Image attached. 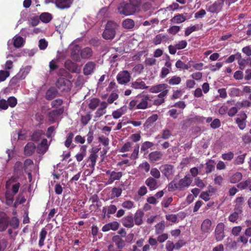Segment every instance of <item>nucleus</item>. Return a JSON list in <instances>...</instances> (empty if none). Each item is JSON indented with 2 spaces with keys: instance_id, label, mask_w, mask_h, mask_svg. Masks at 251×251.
<instances>
[{
  "instance_id": "obj_1",
  "label": "nucleus",
  "mask_w": 251,
  "mask_h": 251,
  "mask_svg": "<svg viewBox=\"0 0 251 251\" xmlns=\"http://www.w3.org/2000/svg\"><path fill=\"white\" fill-rule=\"evenodd\" d=\"M151 100V96L148 94L138 95L133 100H131L128 106L130 110L145 109L151 106L149 101Z\"/></svg>"
},
{
  "instance_id": "obj_2",
  "label": "nucleus",
  "mask_w": 251,
  "mask_h": 251,
  "mask_svg": "<svg viewBox=\"0 0 251 251\" xmlns=\"http://www.w3.org/2000/svg\"><path fill=\"white\" fill-rule=\"evenodd\" d=\"M118 27V24L115 22L108 21L102 33L103 38L105 40H112L115 36Z\"/></svg>"
},
{
  "instance_id": "obj_3",
  "label": "nucleus",
  "mask_w": 251,
  "mask_h": 251,
  "mask_svg": "<svg viewBox=\"0 0 251 251\" xmlns=\"http://www.w3.org/2000/svg\"><path fill=\"white\" fill-rule=\"evenodd\" d=\"M118 12L120 14L128 16L133 14L134 11L132 9L130 3L125 2L121 3L118 7Z\"/></svg>"
},
{
  "instance_id": "obj_4",
  "label": "nucleus",
  "mask_w": 251,
  "mask_h": 251,
  "mask_svg": "<svg viewBox=\"0 0 251 251\" xmlns=\"http://www.w3.org/2000/svg\"><path fill=\"white\" fill-rule=\"evenodd\" d=\"M116 78L119 84H126L130 81L131 75L127 71L124 70L118 74Z\"/></svg>"
},
{
  "instance_id": "obj_5",
  "label": "nucleus",
  "mask_w": 251,
  "mask_h": 251,
  "mask_svg": "<svg viewBox=\"0 0 251 251\" xmlns=\"http://www.w3.org/2000/svg\"><path fill=\"white\" fill-rule=\"evenodd\" d=\"M225 225L223 223H219L214 231L215 238L217 241H221L225 237L224 231Z\"/></svg>"
},
{
  "instance_id": "obj_6",
  "label": "nucleus",
  "mask_w": 251,
  "mask_h": 251,
  "mask_svg": "<svg viewBox=\"0 0 251 251\" xmlns=\"http://www.w3.org/2000/svg\"><path fill=\"white\" fill-rule=\"evenodd\" d=\"M201 229L202 234L207 235L213 230L212 222L209 219H205L201 224Z\"/></svg>"
},
{
  "instance_id": "obj_7",
  "label": "nucleus",
  "mask_w": 251,
  "mask_h": 251,
  "mask_svg": "<svg viewBox=\"0 0 251 251\" xmlns=\"http://www.w3.org/2000/svg\"><path fill=\"white\" fill-rule=\"evenodd\" d=\"M223 5L224 2L222 0H217L213 4L207 6V10L212 13H217L222 10Z\"/></svg>"
},
{
  "instance_id": "obj_8",
  "label": "nucleus",
  "mask_w": 251,
  "mask_h": 251,
  "mask_svg": "<svg viewBox=\"0 0 251 251\" xmlns=\"http://www.w3.org/2000/svg\"><path fill=\"white\" fill-rule=\"evenodd\" d=\"M25 42L23 38L20 36H15L13 37L12 40H9L7 42L8 49H10V46L13 44L14 46L16 48L22 47L24 45Z\"/></svg>"
},
{
  "instance_id": "obj_9",
  "label": "nucleus",
  "mask_w": 251,
  "mask_h": 251,
  "mask_svg": "<svg viewBox=\"0 0 251 251\" xmlns=\"http://www.w3.org/2000/svg\"><path fill=\"white\" fill-rule=\"evenodd\" d=\"M159 169L164 176L168 178L174 173L173 166L172 165L165 164L162 165Z\"/></svg>"
},
{
  "instance_id": "obj_10",
  "label": "nucleus",
  "mask_w": 251,
  "mask_h": 251,
  "mask_svg": "<svg viewBox=\"0 0 251 251\" xmlns=\"http://www.w3.org/2000/svg\"><path fill=\"white\" fill-rule=\"evenodd\" d=\"M120 226V224L117 221H113L104 225L101 229L103 232H108L110 230L116 231Z\"/></svg>"
},
{
  "instance_id": "obj_11",
  "label": "nucleus",
  "mask_w": 251,
  "mask_h": 251,
  "mask_svg": "<svg viewBox=\"0 0 251 251\" xmlns=\"http://www.w3.org/2000/svg\"><path fill=\"white\" fill-rule=\"evenodd\" d=\"M192 180L188 176H186L184 178L180 179L177 182L178 190H184L188 187L191 184Z\"/></svg>"
},
{
  "instance_id": "obj_12",
  "label": "nucleus",
  "mask_w": 251,
  "mask_h": 251,
  "mask_svg": "<svg viewBox=\"0 0 251 251\" xmlns=\"http://www.w3.org/2000/svg\"><path fill=\"white\" fill-rule=\"evenodd\" d=\"M130 86L131 88L135 89L143 90L146 89L148 88V86L146 85L145 82L140 78L132 81L130 83Z\"/></svg>"
},
{
  "instance_id": "obj_13",
  "label": "nucleus",
  "mask_w": 251,
  "mask_h": 251,
  "mask_svg": "<svg viewBox=\"0 0 251 251\" xmlns=\"http://www.w3.org/2000/svg\"><path fill=\"white\" fill-rule=\"evenodd\" d=\"M121 222L123 225L127 228H131L134 226L135 224L132 214L123 217Z\"/></svg>"
},
{
  "instance_id": "obj_14",
  "label": "nucleus",
  "mask_w": 251,
  "mask_h": 251,
  "mask_svg": "<svg viewBox=\"0 0 251 251\" xmlns=\"http://www.w3.org/2000/svg\"><path fill=\"white\" fill-rule=\"evenodd\" d=\"M144 215V213L141 209L136 211L133 217L134 222L136 225L140 226L143 224Z\"/></svg>"
},
{
  "instance_id": "obj_15",
  "label": "nucleus",
  "mask_w": 251,
  "mask_h": 251,
  "mask_svg": "<svg viewBox=\"0 0 251 251\" xmlns=\"http://www.w3.org/2000/svg\"><path fill=\"white\" fill-rule=\"evenodd\" d=\"M96 68L95 63L90 61L87 62L83 68V73L85 75H90L94 72Z\"/></svg>"
},
{
  "instance_id": "obj_16",
  "label": "nucleus",
  "mask_w": 251,
  "mask_h": 251,
  "mask_svg": "<svg viewBox=\"0 0 251 251\" xmlns=\"http://www.w3.org/2000/svg\"><path fill=\"white\" fill-rule=\"evenodd\" d=\"M74 0H55L56 6L60 9L68 8L71 6Z\"/></svg>"
},
{
  "instance_id": "obj_17",
  "label": "nucleus",
  "mask_w": 251,
  "mask_h": 251,
  "mask_svg": "<svg viewBox=\"0 0 251 251\" xmlns=\"http://www.w3.org/2000/svg\"><path fill=\"white\" fill-rule=\"evenodd\" d=\"M70 84L69 80L63 77H60L58 79L56 85L59 89L64 90L66 89V87H69Z\"/></svg>"
},
{
  "instance_id": "obj_18",
  "label": "nucleus",
  "mask_w": 251,
  "mask_h": 251,
  "mask_svg": "<svg viewBox=\"0 0 251 251\" xmlns=\"http://www.w3.org/2000/svg\"><path fill=\"white\" fill-rule=\"evenodd\" d=\"M145 183L151 191H153L158 187L157 180L152 177H148Z\"/></svg>"
},
{
  "instance_id": "obj_19",
  "label": "nucleus",
  "mask_w": 251,
  "mask_h": 251,
  "mask_svg": "<svg viewBox=\"0 0 251 251\" xmlns=\"http://www.w3.org/2000/svg\"><path fill=\"white\" fill-rule=\"evenodd\" d=\"M163 153L160 151H154L149 154V159L151 162H155L161 159Z\"/></svg>"
},
{
  "instance_id": "obj_20",
  "label": "nucleus",
  "mask_w": 251,
  "mask_h": 251,
  "mask_svg": "<svg viewBox=\"0 0 251 251\" xmlns=\"http://www.w3.org/2000/svg\"><path fill=\"white\" fill-rule=\"evenodd\" d=\"M48 148V140L46 139H43L41 143L38 145L37 151L39 153L44 154L47 151Z\"/></svg>"
},
{
  "instance_id": "obj_21",
  "label": "nucleus",
  "mask_w": 251,
  "mask_h": 251,
  "mask_svg": "<svg viewBox=\"0 0 251 251\" xmlns=\"http://www.w3.org/2000/svg\"><path fill=\"white\" fill-rule=\"evenodd\" d=\"M31 68L30 66H26L24 68H21L19 73L17 74V77L22 80L25 79L30 71Z\"/></svg>"
},
{
  "instance_id": "obj_22",
  "label": "nucleus",
  "mask_w": 251,
  "mask_h": 251,
  "mask_svg": "<svg viewBox=\"0 0 251 251\" xmlns=\"http://www.w3.org/2000/svg\"><path fill=\"white\" fill-rule=\"evenodd\" d=\"M58 91L54 87L49 88L46 92L45 98L47 100H51L57 96Z\"/></svg>"
},
{
  "instance_id": "obj_23",
  "label": "nucleus",
  "mask_w": 251,
  "mask_h": 251,
  "mask_svg": "<svg viewBox=\"0 0 251 251\" xmlns=\"http://www.w3.org/2000/svg\"><path fill=\"white\" fill-rule=\"evenodd\" d=\"M167 87L168 85L166 84H159L151 86L150 91L151 93H157L167 89Z\"/></svg>"
},
{
  "instance_id": "obj_24",
  "label": "nucleus",
  "mask_w": 251,
  "mask_h": 251,
  "mask_svg": "<svg viewBox=\"0 0 251 251\" xmlns=\"http://www.w3.org/2000/svg\"><path fill=\"white\" fill-rule=\"evenodd\" d=\"M35 146L33 143H28L25 147V154L26 156L31 155L34 152Z\"/></svg>"
},
{
  "instance_id": "obj_25",
  "label": "nucleus",
  "mask_w": 251,
  "mask_h": 251,
  "mask_svg": "<svg viewBox=\"0 0 251 251\" xmlns=\"http://www.w3.org/2000/svg\"><path fill=\"white\" fill-rule=\"evenodd\" d=\"M123 174L121 172H116L112 171L110 173V176L108 181V184H111L116 180H119L122 176Z\"/></svg>"
},
{
  "instance_id": "obj_26",
  "label": "nucleus",
  "mask_w": 251,
  "mask_h": 251,
  "mask_svg": "<svg viewBox=\"0 0 251 251\" xmlns=\"http://www.w3.org/2000/svg\"><path fill=\"white\" fill-rule=\"evenodd\" d=\"M243 211H238L234 209V211L232 212L228 216V220L232 223H237L239 216L242 214Z\"/></svg>"
},
{
  "instance_id": "obj_27",
  "label": "nucleus",
  "mask_w": 251,
  "mask_h": 251,
  "mask_svg": "<svg viewBox=\"0 0 251 251\" xmlns=\"http://www.w3.org/2000/svg\"><path fill=\"white\" fill-rule=\"evenodd\" d=\"M236 56L238 59V63L241 69H244L246 65H248L249 60H251V58H248L247 59L242 58L241 53H238Z\"/></svg>"
},
{
  "instance_id": "obj_28",
  "label": "nucleus",
  "mask_w": 251,
  "mask_h": 251,
  "mask_svg": "<svg viewBox=\"0 0 251 251\" xmlns=\"http://www.w3.org/2000/svg\"><path fill=\"white\" fill-rule=\"evenodd\" d=\"M93 51L91 48L86 47L80 51V55L82 58L88 59L92 56Z\"/></svg>"
},
{
  "instance_id": "obj_29",
  "label": "nucleus",
  "mask_w": 251,
  "mask_h": 251,
  "mask_svg": "<svg viewBox=\"0 0 251 251\" xmlns=\"http://www.w3.org/2000/svg\"><path fill=\"white\" fill-rule=\"evenodd\" d=\"M158 116L157 114H153L151 116L149 117L144 125V126L146 128H149L151 125L157 121Z\"/></svg>"
},
{
  "instance_id": "obj_30",
  "label": "nucleus",
  "mask_w": 251,
  "mask_h": 251,
  "mask_svg": "<svg viewBox=\"0 0 251 251\" xmlns=\"http://www.w3.org/2000/svg\"><path fill=\"white\" fill-rule=\"evenodd\" d=\"M244 202V199L242 197H237L235 200L234 208L238 211H243V206Z\"/></svg>"
},
{
  "instance_id": "obj_31",
  "label": "nucleus",
  "mask_w": 251,
  "mask_h": 251,
  "mask_svg": "<svg viewBox=\"0 0 251 251\" xmlns=\"http://www.w3.org/2000/svg\"><path fill=\"white\" fill-rule=\"evenodd\" d=\"M165 224L164 221H161L155 226V232L157 235L163 233L165 230Z\"/></svg>"
},
{
  "instance_id": "obj_32",
  "label": "nucleus",
  "mask_w": 251,
  "mask_h": 251,
  "mask_svg": "<svg viewBox=\"0 0 251 251\" xmlns=\"http://www.w3.org/2000/svg\"><path fill=\"white\" fill-rule=\"evenodd\" d=\"M242 173L236 172L230 177L229 181L231 183H235L239 182L242 179Z\"/></svg>"
},
{
  "instance_id": "obj_33",
  "label": "nucleus",
  "mask_w": 251,
  "mask_h": 251,
  "mask_svg": "<svg viewBox=\"0 0 251 251\" xmlns=\"http://www.w3.org/2000/svg\"><path fill=\"white\" fill-rule=\"evenodd\" d=\"M186 20V17L182 14H177L171 19V22L173 24H180Z\"/></svg>"
},
{
  "instance_id": "obj_34",
  "label": "nucleus",
  "mask_w": 251,
  "mask_h": 251,
  "mask_svg": "<svg viewBox=\"0 0 251 251\" xmlns=\"http://www.w3.org/2000/svg\"><path fill=\"white\" fill-rule=\"evenodd\" d=\"M52 18L51 14L48 12L42 13L39 17L40 20L45 23H49L51 20Z\"/></svg>"
},
{
  "instance_id": "obj_35",
  "label": "nucleus",
  "mask_w": 251,
  "mask_h": 251,
  "mask_svg": "<svg viewBox=\"0 0 251 251\" xmlns=\"http://www.w3.org/2000/svg\"><path fill=\"white\" fill-rule=\"evenodd\" d=\"M14 174L21 176L23 174V166L21 162H16L14 166Z\"/></svg>"
},
{
  "instance_id": "obj_36",
  "label": "nucleus",
  "mask_w": 251,
  "mask_h": 251,
  "mask_svg": "<svg viewBox=\"0 0 251 251\" xmlns=\"http://www.w3.org/2000/svg\"><path fill=\"white\" fill-rule=\"evenodd\" d=\"M5 196L6 199V204L9 206L12 205L13 203L15 195L11 193L10 191H6L5 192Z\"/></svg>"
},
{
  "instance_id": "obj_37",
  "label": "nucleus",
  "mask_w": 251,
  "mask_h": 251,
  "mask_svg": "<svg viewBox=\"0 0 251 251\" xmlns=\"http://www.w3.org/2000/svg\"><path fill=\"white\" fill-rule=\"evenodd\" d=\"M129 2L135 12L139 10L142 3L141 0H129Z\"/></svg>"
},
{
  "instance_id": "obj_38",
  "label": "nucleus",
  "mask_w": 251,
  "mask_h": 251,
  "mask_svg": "<svg viewBox=\"0 0 251 251\" xmlns=\"http://www.w3.org/2000/svg\"><path fill=\"white\" fill-rule=\"evenodd\" d=\"M215 162L213 160H209L206 163L205 173L209 174L212 172L215 169Z\"/></svg>"
},
{
  "instance_id": "obj_39",
  "label": "nucleus",
  "mask_w": 251,
  "mask_h": 251,
  "mask_svg": "<svg viewBox=\"0 0 251 251\" xmlns=\"http://www.w3.org/2000/svg\"><path fill=\"white\" fill-rule=\"evenodd\" d=\"M251 183V179L249 178L245 181H243L237 184V187L241 190L246 189L247 188H249Z\"/></svg>"
},
{
  "instance_id": "obj_40",
  "label": "nucleus",
  "mask_w": 251,
  "mask_h": 251,
  "mask_svg": "<svg viewBox=\"0 0 251 251\" xmlns=\"http://www.w3.org/2000/svg\"><path fill=\"white\" fill-rule=\"evenodd\" d=\"M79 50L80 48L78 46H76L75 49L72 50L71 52V56L73 59H74L75 61H79L80 60V57L79 56V54H78Z\"/></svg>"
},
{
  "instance_id": "obj_41",
  "label": "nucleus",
  "mask_w": 251,
  "mask_h": 251,
  "mask_svg": "<svg viewBox=\"0 0 251 251\" xmlns=\"http://www.w3.org/2000/svg\"><path fill=\"white\" fill-rule=\"evenodd\" d=\"M181 81V78L177 75L173 76L167 80L168 83L172 85H177L180 83Z\"/></svg>"
},
{
  "instance_id": "obj_42",
  "label": "nucleus",
  "mask_w": 251,
  "mask_h": 251,
  "mask_svg": "<svg viewBox=\"0 0 251 251\" xmlns=\"http://www.w3.org/2000/svg\"><path fill=\"white\" fill-rule=\"evenodd\" d=\"M47 234V231L46 229L45 228H42L39 235L40 239L39 241V246L40 247H42L44 245V241Z\"/></svg>"
},
{
  "instance_id": "obj_43",
  "label": "nucleus",
  "mask_w": 251,
  "mask_h": 251,
  "mask_svg": "<svg viewBox=\"0 0 251 251\" xmlns=\"http://www.w3.org/2000/svg\"><path fill=\"white\" fill-rule=\"evenodd\" d=\"M44 133L42 130H38L34 131L31 136L32 140L35 142H37L41 138L42 136Z\"/></svg>"
},
{
  "instance_id": "obj_44",
  "label": "nucleus",
  "mask_w": 251,
  "mask_h": 251,
  "mask_svg": "<svg viewBox=\"0 0 251 251\" xmlns=\"http://www.w3.org/2000/svg\"><path fill=\"white\" fill-rule=\"evenodd\" d=\"M123 26L125 28L131 29L134 26V22L130 19H126L123 21Z\"/></svg>"
},
{
  "instance_id": "obj_45",
  "label": "nucleus",
  "mask_w": 251,
  "mask_h": 251,
  "mask_svg": "<svg viewBox=\"0 0 251 251\" xmlns=\"http://www.w3.org/2000/svg\"><path fill=\"white\" fill-rule=\"evenodd\" d=\"M145 241L144 239L141 238L136 242L135 245L132 246V251H141L139 248L142 247Z\"/></svg>"
},
{
  "instance_id": "obj_46",
  "label": "nucleus",
  "mask_w": 251,
  "mask_h": 251,
  "mask_svg": "<svg viewBox=\"0 0 251 251\" xmlns=\"http://www.w3.org/2000/svg\"><path fill=\"white\" fill-rule=\"evenodd\" d=\"M175 65L177 68L183 70H188L191 67V65L190 64H185L184 63H183L180 60H177L176 62Z\"/></svg>"
},
{
  "instance_id": "obj_47",
  "label": "nucleus",
  "mask_w": 251,
  "mask_h": 251,
  "mask_svg": "<svg viewBox=\"0 0 251 251\" xmlns=\"http://www.w3.org/2000/svg\"><path fill=\"white\" fill-rule=\"evenodd\" d=\"M19 176L18 175H16L13 173V176L11 177V178L6 181V188H9L10 185L14 182H16L19 179L20 176Z\"/></svg>"
},
{
  "instance_id": "obj_48",
  "label": "nucleus",
  "mask_w": 251,
  "mask_h": 251,
  "mask_svg": "<svg viewBox=\"0 0 251 251\" xmlns=\"http://www.w3.org/2000/svg\"><path fill=\"white\" fill-rule=\"evenodd\" d=\"M98 157V155L95 153H91L89 156V160L91 163V164L89 165V166L93 169H94L96 165V160Z\"/></svg>"
},
{
  "instance_id": "obj_49",
  "label": "nucleus",
  "mask_w": 251,
  "mask_h": 251,
  "mask_svg": "<svg viewBox=\"0 0 251 251\" xmlns=\"http://www.w3.org/2000/svg\"><path fill=\"white\" fill-rule=\"evenodd\" d=\"M199 29V26L198 25L188 27L185 29V36H188L193 32L198 30Z\"/></svg>"
},
{
  "instance_id": "obj_50",
  "label": "nucleus",
  "mask_w": 251,
  "mask_h": 251,
  "mask_svg": "<svg viewBox=\"0 0 251 251\" xmlns=\"http://www.w3.org/2000/svg\"><path fill=\"white\" fill-rule=\"evenodd\" d=\"M172 135V131L168 128H166L162 131L161 138L164 140L170 138Z\"/></svg>"
},
{
  "instance_id": "obj_51",
  "label": "nucleus",
  "mask_w": 251,
  "mask_h": 251,
  "mask_svg": "<svg viewBox=\"0 0 251 251\" xmlns=\"http://www.w3.org/2000/svg\"><path fill=\"white\" fill-rule=\"evenodd\" d=\"M100 103L99 99L97 98H94L91 100L89 104V107L92 110L95 109L99 105Z\"/></svg>"
},
{
  "instance_id": "obj_52",
  "label": "nucleus",
  "mask_w": 251,
  "mask_h": 251,
  "mask_svg": "<svg viewBox=\"0 0 251 251\" xmlns=\"http://www.w3.org/2000/svg\"><path fill=\"white\" fill-rule=\"evenodd\" d=\"M178 187L177 183L176 182L175 180H174L169 183L168 189L169 191L173 192L176 190H178Z\"/></svg>"
},
{
  "instance_id": "obj_53",
  "label": "nucleus",
  "mask_w": 251,
  "mask_h": 251,
  "mask_svg": "<svg viewBox=\"0 0 251 251\" xmlns=\"http://www.w3.org/2000/svg\"><path fill=\"white\" fill-rule=\"evenodd\" d=\"M122 190L120 188L114 187L111 191V196L112 198H118L122 194Z\"/></svg>"
},
{
  "instance_id": "obj_54",
  "label": "nucleus",
  "mask_w": 251,
  "mask_h": 251,
  "mask_svg": "<svg viewBox=\"0 0 251 251\" xmlns=\"http://www.w3.org/2000/svg\"><path fill=\"white\" fill-rule=\"evenodd\" d=\"M122 206L123 208L129 210L135 206L134 202L131 201H124L122 204Z\"/></svg>"
},
{
  "instance_id": "obj_55",
  "label": "nucleus",
  "mask_w": 251,
  "mask_h": 251,
  "mask_svg": "<svg viewBox=\"0 0 251 251\" xmlns=\"http://www.w3.org/2000/svg\"><path fill=\"white\" fill-rule=\"evenodd\" d=\"M150 174L152 177L156 179L159 178L161 176L159 171L156 168H151Z\"/></svg>"
},
{
  "instance_id": "obj_56",
  "label": "nucleus",
  "mask_w": 251,
  "mask_h": 251,
  "mask_svg": "<svg viewBox=\"0 0 251 251\" xmlns=\"http://www.w3.org/2000/svg\"><path fill=\"white\" fill-rule=\"evenodd\" d=\"M125 113V111L122 108L118 109L113 112L112 116L114 119H117L121 117Z\"/></svg>"
},
{
  "instance_id": "obj_57",
  "label": "nucleus",
  "mask_w": 251,
  "mask_h": 251,
  "mask_svg": "<svg viewBox=\"0 0 251 251\" xmlns=\"http://www.w3.org/2000/svg\"><path fill=\"white\" fill-rule=\"evenodd\" d=\"M153 145L154 144L153 143L149 141H146L142 144L141 148V151H145L148 150L149 149L153 147Z\"/></svg>"
},
{
  "instance_id": "obj_58",
  "label": "nucleus",
  "mask_w": 251,
  "mask_h": 251,
  "mask_svg": "<svg viewBox=\"0 0 251 251\" xmlns=\"http://www.w3.org/2000/svg\"><path fill=\"white\" fill-rule=\"evenodd\" d=\"M9 224L14 229L18 228L19 225V219L16 217H12L9 222Z\"/></svg>"
},
{
  "instance_id": "obj_59",
  "label": "nucleus",
  "mask_w": 251,
  "mask_h": 251,
  "mask_svg": "<svg viewBox=\"0 0 251 251\" xmlns=\"http://www.w3.org/2000/svg\"><path fill=\"white\" fill-rule=\"evenodd\" d=\"M74 136V134L73 132H70L68 135L67 139L65 142V146L67 148H69L71 146Z\"/></svg>"
},
{
  "instance_id": "obj_60",
  "label": "nucleus",
  "mask_w": 251,
  "mask_h": 251,
  "mask_svg": "<svg viewBox=\"0 0 251 251\" xmlns=\"http://www.w3.org/2000/svg\"><path fill=\"white\" fill-rule=\"evenodd\" d=\"M63 100L61 99H57L51 102V106L52 108H57L63 104Z\"/></svg>"
},
{
  "instance_id": "obj_61",
  "label": "nucleus",
  "mask_w": 251,
  "mask_h": 251,
  "mask_svg": "<svg viewBox=\"0 0 251 251\" xmlns=\"http://www.w3.org/2000/svg\"><path fill=\"white\" fill-rule=\"evenodd\" d=\"M7 101L8 106L11 107H14L17 104V100L14 97H10Z\"/></svg>"
},
{
  "instance_id": "obj_62",
  "label": "nucleus",
  "mask_w": 251,
  "mask_h": 251,
  "mask_svg": "<svg viewBox=\"0 0 251 251\" xmlns=\"http://www.w3.org/2000/svg\"><path fill=\"white\" fill-rule=\"evenodd\" d=\"M108 8L104 7L102 8L98 14L99 17H106L108 16Z\"/></svg>"
},
{
  "instance_id": "obj_63",
  "label": "nucleus",
  "mask_w": 251,
  "mask_h": 251,
  "mask_svg": "<svg viewBox=\"0 0 251 251\" xmlns=\"http://www.w3.org/2000/svg\"><path fill=\"white\" fill-rule=\"evenodd\" d=\"M250 133H246L242 136V140L245 145L250 144L251 143V136Z\"/></svg>"
},
{
  "instance_id": "obj_64",
  "label": "nucleus",
  "mask_w": 251,
  "mask_h": 251,
  "mask_svg": "<svg viewBox=\"0 0 251 251\" xmlns=\"http://www.w3.org/2000/svg\"><path fill=\"white\" fill-rule=\"evenodd\" d=\"M144 69V66L141 64L136 65L133 69L132 71L138 74H140L143 72Z\"/></svg>"
}]
</instances>
